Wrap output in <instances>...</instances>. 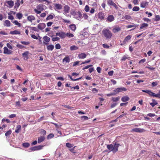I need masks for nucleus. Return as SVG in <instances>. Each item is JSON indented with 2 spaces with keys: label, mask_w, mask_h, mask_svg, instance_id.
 <instances>
[{
  "label": "nucleus",
  "mask_w": 160,
  "mask_h": 160,
  "mask_svg": "<svg viewBox=\"0 0 160 160\" xmlns=\"http://www.w3.org/2000/svg\"><path fill=\"white\" fill-rule=\"evenodd\" d=\"M119 145V144L116 143V142H114L113 143L111 144L107 145V148L110 152H112L113 153H115L116 152H118V147Z\"/></svg>",
  "instance_id": "obj_1"
},
{
  "label": "nucleus",
  "mask_w": 160,
  "mask_h": 160,
  "mask_svg": "<svg viewBox=\"0 0 160 160\" xmlns=\"http://www.w3.org/2000/svg\"><path fill=\"white\" fill-rule=\"evenodd\" d=\"M102 34L107 39H110L112 36V33L108 29H104L102 30Z\"/></svg>",
  "instance_id": "obj_2"
},
{
  "label": "nucleus",
  "mask_w": 160,
  "mask_h": 160,
  "mask_svg": "<svg viewBox=\"0 0 160 160\" xmlns=\"http://www.w3.org/2000/svg\"><path fill=\"white\" fill-rule=\"evenodd\" d=\"M72 15L74 18L78 20H81L83 18L82 14L80 11L74 12Z\"/></svg>",
  "instance_id": "obj_3"
},
{
  "label": "nucleus",
  "mask_w": 160,
  "mask_h": 160,
  "mask_svg": "<svg viewBox=\"0 0 160 160\" xmlns=\"http://www.w3.org/2000/svg\"><path fill=\"white\" fill-rule=\"evenodd\" d=\"M43 5L39 4L37 7V9H34V11L37 14H40L43 10Z\"/></svg>",
  "instance_id": "obj_4"
},
{
  "label": "nucleus",
  "mask_w": 160,
  "mask_h": 160,
  "mask_svg": "<svg viewBox=\"0 0 160 160\" xmlns=\"http://www.w3.org/2000/svg\"><path fill=\"white\" fill-rule=\"evenodd\" d=\"M46 144L43 145H39L37 146H34L30 148V150L31 151H34L41 149L43 146H45Z\"/></svg>",
  "instance_id": "obj_5"
},
{
  "label": "nucleus",
  "mask_w": 160,
  "mask_h": 160,
  "mask_svg": "<svg viewBox=\"0 0 160 160\" xmlns=\"http://www.w3.org/2000/svg\"><path fill=\"white\" fill-rule=\"evenodd\" d=\"M127 89L126 88L123 87H121L116 88L113 90V91L115 92L116 95L119 92H122L123 91H125Z\"/></svg>",
  "instance_id": "obj_6"
},
{
  "label": "nucleus",
  "mask_w": 160,
  "mask_h": 160,
  "mask_svg": "<svg viewBox=\"0 0 160 160\" xmlns=\"http://www.w3.org/2000/svg\"><path fill=\"white\" fill-rule=\"evenodd\" d=\"M147 93L148 94L151 96L159 98L160 96V90L159 91V92L158 94H155V93L151 92V90H148V93Z\"/></svg>",
  "instance_id": "obj_7"
},
{
  "label": "nucleus",
  "mask_w": 160,
  "mask_h": 160,
  "mask_svg": "<svg viewBox=\"0 0 160 160\" xmlns=\"http://www.w3.org/2000/svg\"><path fill=\"white\" fill-rule=\"evenodd\" d=\"M108 4L109 6H113L116 9H118V8L116 4L112 0H108Z\"/></svg>",
  "instance_id": "obj_8"
},
{
  "label": "nucleus",
  "mask_w": 160,
  "mask_h": 160,
  "mask_svg": "<svg viewBox=\"0 0 160 160\" xmlns=\"http://www.w3.org/2000/svg\"><path fill=\"white\" fill-rule=\"evenodd\" d=\"M54 9L56 10H60L62 9V5L59 3H55L54 4Z\"/></svg>",
  "instance_id": "obj_9"
},
{
  "label": "nucleus",
  "mask_w": 160,
  "mask_h": 160,
  "mask_svg": "<svg viewBox=\"0 0 160 160\" xmlns=\"http://www.w3.org/2000/svg\"><path fill=\"white\" fill-rule=\"evenodd\" d=\"M132 131L136 132H142L145 130L144 129L136 128L132 129Z\"/></svg>",
  "instance_id": "obj_10"
},
{
  "label": "nucleus",
  "mask_w": 160,
  "mask_h": 160,
  "mask_svg": "<svg viewBox=\"0 0 160 160\" xmlns=\"http://www.w3.org/2000/svg\"><path fill=\"white\" fill-rule=\"evenodd\" d=\"M131 36L130 35H128L126 36L124 38L122 43L121 44V45H122L126 43L128 41L131 39Z\"/></svg>",
  "instance_id": "obj_11"
},
{
  "label": "nucleus",
  "mask_w": 160,
  "mask_h": 160,
  "mask_svg": "<svg viewBox=\"0 0 160 160\" xmlns=\"http://www.w3.org/2000/svg\"><path fill=\"white\" fill-rule=\"evenodd\" d=\"M29 52L28 51H26L23 53L22 55L23 57H24V59L27 60L28 58V54Z\"/></svg>",
  "instance_id": "obj_12"
},
{
  "label": "nucleus",
  "mask_w": 160,
  "mask_h": 160,
  "mask_svg": "<svg viewBox=\"0 0 160 160\" xmlns=\"http://www.w3.org/2000/svg\"><path fill=\"white\" fill-rule=\"evenodd\" d=\"M105 17L104 13L102 12H100L98 14V18L101 20L104 19Z\"/></svg>",
  "instance_id": "obj_13"
},
{
  "label": "nucleus",
  "mask_w": 160,
  "mask_h": 160,
  "mask_svg": "<svg viewBox=\"0 0 160 160\" xmlns=\"http://www.w3.org/2000/svg\"><path fill=\"white\" fill-rule=\"evenodd\" d=\"M114 16L112 15H109L108 16L106 21L108 22H111L114 21Z\"/></svg>",
  "instance_id": "obj_14"
},
{
  "label": "nucleus",
  "mask_w": 160,
  "mask_h": 160,
  "mask_svg": "<svg viewBox=\"0 0 160 160\" xmlns=\"http://www.w3.org/2000/svg\"><path fill=\"white\" fill-rule=\"evenodd\" d=\"M12 52L10 50H9L6 47H4L3 52V53L4 54H6L9 55L11 54Z\"/></svg>",
  "instance_id": "obj_15"
},
{
  "label": "nucleus",
  "mask_w": 160,
  "mask_h": 160,
  "mask_svg": "<svg viewBox=\"0 0 160 160\" xmlns=\"http://www.w3.org/2000/svg\"><path fill=\"white\" fill-rule=\"evenodd\" d=\"M138 25H135L134 23H132V25H128L126 26L127 28H133L132 29L130 30V31L134 30L138 26Z\"/></svg>",
  "instance_id": "obj_16"
},
{
  "label": "nucleus",
  "mask_w": 160,
  "mask_h": 160,
  "mask_svg": "<svg viewBox=\"0 0 160 160\" xmlns=\"http://www.w3.org/2000/svg\"><path fill=\"white\" fill-rule=\"evenodd\" d=\"M46 27V25L45 23H41L38 24V28L41 30H42L45 28Z\"/></svg>",
  "instance_id": "obj_17"
},
{
  "label": "nucleus",
  "mask_w": 160,
  "mask_h": 160,
  "mask_svg": "<svg viewBox=\"0 0 160 160\" xmlns=\"http://www.w3.org/2000/svg\"><path fill=\"white\" fill-rule=\"evenodd\" d=\"M70 11V7L67 5H65L64 7V11L66 13H68Z\"/></svg>",
  "instance_id": "obj_18"
},
{
  "label": "nucleus",
  "mask_w": 160,
  "mask_h": 160,
  "mask_svg": "<svg viewBox=\"0 0 160 160\" xmlns=\"http://www.w3.org/2000/svg\"><path fill=\"white\" fill-rule=\"evenodd\" d=\"M129 98L127 96L123 97L121 98V100L123 102H127L129 101Z\"/></svg>",
  "instance_id": "obj_19"
},
{
  "label": "nucleus",
  "mask_w": 160,
  "mask_h": 160,
  "mask_svg": "<svg viewBox=\"0 0 160 160\" xmlns=\"http://www.w3.org/2000/svg\"><path fill=\"white\" fill-rule=\"evenodd\" d=\"M59 37H60L61 38H65L66 37V34L65 32L62 31L60 32Z\"/></svg>",
  "instance_id": "obj_20"
},
{
  "label": "nucleus",
  "mask_w": 160,
  "mask_h": 160,
  "mask_svg": "<svg viewBox=\"0 0 160 160\" xmlns=\"http://www.w3.org/2000/svg\"><path fill=\"white\" fill-rule=\"evenodd\" d=\"M148 5V2H143L141 3L140 6L142 8H144L147 6Z\"/></svg>",
  "instance_id": "obj_21"
},
{
  "label": "nucleus",
  "mask_w": 160,
  "mask_h": 160,
  "mask_svg": "<svg viewBox=\"0 0 160 160\" xmlns=\"http://www.w3.org/2000/svg\"><path fill=\"white\" fill-rule=\"evenodd\" d=\"M86 54L84 53L78 54V57L80 59H84L86 57Z\"/></svg>",
  "instance_id": "obj_22"
},
{
  "label": "nucleus",
  "mask_w": 160,
  "mask_h": 160,
  "mask_svg": "<svg viewBox=\"0 0 160 160\" xmlns=\"http://www.w3.org/2000/svg\"><path fill=\"white\" fill-rule=\"evenodd\" d=\"M27 19L28 21L32 22V20L35 19V18L33 16H29L27 17Z\"/></svg>",
  "instance_id": "obj_23"
},
{
  "label": "nucleus",
  "mask_w": 160,
  "mask_h": 160,
  "mask_svg": "<svg viewBox=\"0 0 160 160\" xmlns=\"http://www.w3.org/2000/svg\"><path fill=\"white\" fill-rule=\"evenodd\" d=\"M6 2L9 5V7L10 8H12L13 6L14 2L12 0L7 1Z\"/></svg>",
  "instance_id": "obj_24"
},
{
  "label": "nucleus",
  "mask_w": 160,
  "mask_h": 160,
  "mask_svg": "<svg viewBox=\"0 0 160 160\" xmlns=\"http://www.w3.org/2000/svg\"><path fill=\"white\" fill-rule=\"evenodd\" d=\"M21 129V126L20 125H18L16 128L15 132L16 133H18Z\"/></svg>",
  "instance_id": "obj_25"
},
{
  "label": "nucleus",
  "mask_w": 160,
  "mask_h": 160,
  "mask_svg": "<svg viewBox=\"0 0 160 160\" xmlns=\"http://www.w3.org/2000/svg\"><path fill=\"white\" fill-rule=\"evenodd\" d=\"M152 102L150 103V104L152 107H153L155 105L158 104V102L155 99H152Z\"/></svg>",
  "instance_id": "obj_26"
},
{
  "label": "nucleus",
  "mask_w": 160,
  "mask_h": 160,
  "mask_svg": "<svg viewBox=\"0 0 160 160\" xmlns=\"http://www.w3.org/2000/svg\"><path fill=\"white\" fill-rule=\"evenodd\" d=\"M148 26V24L146 23H143L141 24L140 27V29H142L146 28Z\"/></svg>",
  "instance_id": "obj_27"
},
{
  "label": "nucleus",
  "mask_w": 160,
  "mask_h": 160,
  "mask_svg": "<svg viewBox=\"0 0 160 160\" xmlns=\"http://www.w3.org/2000/svg\"><path fill=\"white\" fill-rule=\"evenodd\" d=\"M10 34H12V35H15V34L20 35V32L19 31L15 30L14 31H11L10 32Z\"/></svg>",
  "instance_id": "obj_28"
},
{
  "label": "nucleus",
  "mask_w": 160,
  "mask_h": 160,
  "mask_svg": "<svg viewBox=\"0 0 160 160\" xmlns=\"http://www.w3.org/2000/svg\"><path fill=\"white\" fill-rule=\"evenodd\" d=\"M70 28L72 31H74L76 29V25L74 24H71L69 26Z\"/></svg>",
  "instance_id": "obj_29"
},
{
  "label": "nucleus",
  "mask_w": 160,
  "mask_h": 160,
  "mask_svg": "<svg viewBox=\"0 0 160 160\" xmlns=\"http://www.w3.org/2000/svg\"><path fill=\"white\" fill-rule=\"evenodd\" d=\"M4 25V26H6L7 27H10L11 25L10 22L9 20H6L5 21Z\"/></svg>",
  "instance_id": "obj_30"
},
{
  "label": "nucleus",
  "mask_w": 160,
  "mask_h": 160,
  "mask_svg": "<svg viewBox=\"0 0 160 160\" xmlns=\"http://www.w3.org/2000/svg\"><path fill=\"white\" fill-rule=\"evenodd\" d=\"M43 39L44 41L47 42H48L50 40V38L46 36H44L43 37Z\"/></svg>",
  "instance_id": "obj_31"
},
{
  "label": "nucleus",
  "mask_w": 160,
  "mask_h": 160,
  "mask_svg": "<svg viewBox=\"0 0 160 160\" xmlns=\"http://www.w3.org/2000/svg\"><path fill=\"white\" fill-rule=\"evenodd\" d=\"M54 48V46L52 45H50L47 46V49L48 50L52 51Z\"/></svg>",
  "instance_id": "obj_32"
},
{
  "label": "nucleus",
  "mask_w": 160,
  "mask_h": 160,
  "mask_svg": "<svg viewBox=\"0 0 160 160\" xmlns=\"http://www.w3.org/2000/svg\"><path fill=\"white\" fill-rule=\"evenodd\" d=\"M121 29V28L119 27L116 28L112 29V31L114 33H116L120 31Z\"/></svg>",
  "instance_id": "obj_33"
},
{
  "label": "nucleus",
  "mask_w": 160,
  "mask_h": 160,
  "mask_svg": "<svg viewBox=\"0 0 160 160\" xmlns=\"http://www.w3.org/2000/svg\"><path fill=\"white\" fill-rule=\"evenodd\" d=\"M16 16L19 19H21L22 17V14L21 13H18L16 14Z\"/></svg>",
  "instance_id": "obj_34"
},
{
  "label": "nucleus",
  "mask_w": 160,
  "mask_h": 160,
  "mask_svg": "<svg viewBox=\"0 0 160 160\" xmlns=\"http://www.w3.org/2000/svg\"><path fill=\"white\" fill-rule=\"evenodd\" d=\"M78 48V47L75 45L72 46L70 47V50L71 51L76 50H77Z\"/></svg>",
  "instance_id": "obj_35"
},
{
  "label": "nucleus",
  "mask_w": 160,
  "mask_h": 160,
  "mask_svg": "<svg viewBox=\"0 0 160 160\" xmlns=\"http://www.w3.org/2000/svg\"><path fill=\"white\" fill-rule=\"evenodd\" d=\"M22 146L24 148H27L29 147L30 144L28 142L23 143L22 144Z\"/></svg>",
  "instance_id": "obj_36"
},
{
  "label": "nucleus",
  "mask_w": 160,
  "mask_h": 160,
  "mask_svg": "<svg viewBox=\"0 0 160 160\" xmlns=\"http://www.w3.org/2000/svg\"><path fill=\"white\" fill-rule=\"evenodd\" d=\"M53 36V35H52V36H50V37L52 38V40L53 42H55V41H58V40H59V39H60L58 37H56L52 38Z\"/></svg>",
  "instance_id": "obj_37"
},
{
  "label": "nucleus",
  "mask_w": 160,
  "mask_h": 160,
  "mask_svg": "<svg viewBox=\"0 0 160 160\" xmlns=\"http://www.w3.org/2000/svg\"><path fill=\"white\" fill-rule=\"evenodd\" d=\"M140 153L141 154H143L144 155H147L149 153V152L148 151L144 150H142L140 151Z\"/></svg>",
  "instance_id": "obj_38"
},
{
  "label": "nucleus",
  "mask_w": 160,
  "mask_h": 160,
  "mask_svg": "<svg viewBox=\"0 0 160 160\" xmlns=\"http://www.w3.org/2000/svg\"><path fill=\"white\" fill-rule=\"evenodd\" d=\"M70 61V58L68 57H65L63 59V61H65L67 62H69Z\"/></svg>",
  "instance_id": "obj_39"
},
{
  "label": "nucleus",
  "mask_w": 160,
  "mask_h": 160,
  "mask_svg": "<svg viewBox=\"0 0 160 160\" xmlns=\"http://www.w3.org/2000/svg\"><path fill=\"white\" fill-rule=\"evenodd\" d=\"M28 28H31L32 30H33L35 31H36V32L38 31V29L36 27H32L28 26Z\"/></svg>",
  "instance_id": "obj_40"
},
{
  "label": "nucleus",
  "mask_w": 160,
  "mask_h": 160,
  "mask_svg": "<svg viewBox=\"0 0 160 160\" xmlns=\"http://www.w3.org/2000/svg\"><path fill=\"white\" fill-rule=\"evenodd\" d=\"M12 22L15 24V25H17L18 27H20L21 26V24L18 22L17 20H15Z\"/></svg>",
  "instance_id": "obj_41"
},
{
  "label": "nucleus",
  "mask_w": 160,
  "mask_h": 160,
  "mask_svg": "<svg viewBox=\"0 0 160 160\" xmlns=\"http://www.w3.org/2000/svg\"><path fill=\"white\" fill-rule=\"evenodd\" d=\"M54 137V135L53 133H50L49 134L47 138L48 139H51Z\"/></svg>",
  "instance_id": "obj_42"
},
{
  "label": "nucleus",
  "mask_w": 160,
  "mask_h": 160,
  "mask_svg": "<svg viewBox=\"0 0 160 160\" xmlns=\"http://www.w3.org/2000/svg\"><path fill=\"white\" fill-rule=\"evenodd\" d=\"M66 146L68 148H72L74 144L70 143H66Z\"/></svg>",
  "instance_id": "obj_43"
},
{
  "label": "nucleus",
  "mask_w": 160,
  "mask_h": 160,
  "mask_svg": "<svg viewBox=\"0 0 160 160\" xmlns=\"http://www.w3.org/2000/svg\"><path fill=\"white\" fill-rule=\"evenodd\" d=\"M66 36L69 38H72L73 37L74 35L70 33H67L66 34Z\"/></svg>",
  "instance_id": "obj_44"
},
{
  "label": "nucleus",
  "mask_w": 160,
  "mask_h": 160,
  "mask_svg": "<svg viewBox=\"0 0 160 160\" xmlns=\"http://www.w3.org/2000/svg\"><path fill=\"white\" fill-rule=\"evenodd\" d=\"M119 99L120 98L119 97H117L116 98H112V100L113 102H116L118 101Z\"/></svg>",
  "instance_id": "obj_45"
},
{
  "label": "nucleus",
  "mask_w": 160,
  "mask_h": 160,
  "mask_svg": "<svg viewBox=\"0 0 160 160\" xmlns=\"http://www.w3.org/2000/svg\"><path fill=\"white\" fill-rule=\"evenodd\" d=\"M40 133L42 134L43 135H44L46 134V132L44 129H41L40 130Z\"/></svg>",
  "instance_id": "obj_46"
},
{
  "label": "nucleus",
  "mask_w": 160,
  "mask_h": 160,
  "mask_svg": "<svg viewBox=\"0 0 160 160\" xmlns=\"http://www.w3.org/2000/svg\"><path fill=\"white\" fill-rule=\"evenodd\" d=\"M42 141H38V142L37 141H34L32 143V145H35L37 144V143H41Z\"/></svg>",
  "instance_id": "obj_47"
},
{
  "label": "nucleus",
  "mask_w": 160,
  "mask_h": 160,
  "mask_svg": "<svg viewBox=\"0 0 160 160\" xmlns=\"http://www.w3.org/2000/svg\"><path fill=\"white\" fill-rule=\"evenodd\" d=\"M81 119L83 120H86L88 119V117L86 116H82L81 117Z\"/></svg>",
  "instance_id": "obj_48"
},
{
  "label": "nucleus",
  "mask_w": 160,
  "mask_h": 160,
  "mask_svg": "<svg viewBox=\"0 0 160 160\" xmlns=\"http://www.w3.org/2000/svg\"><path fill=\"white\" fill-rule=\"evenodd\" d=\"M12 133V131L11 130H9L6 132L5 133V136L6 137L9 136Z\"/></svg>",
  "instance_id": "obj_49"
},
{
  "label": "nucleus",
  "mask_w": 160,
  "mask_h": 160,
  "mask_svg": "<svg viewBox=\"0 0 160 160\" xmlns=\"http://www.w3.org/2000/svg\"><path fill=\"white\" fill-rule=\"evenodd\" d=\"M139 10V8L138 7L135 6L134 7L133 9L132 10L134 11H138Z\"/></svg>",
  "instance_id": "obj_50"
},
{
  "label": "nucleus",
  "mask_w": 160,
  "mask_h": 160,
  "mask_svg": "<svg viewBox=\"0 0 160 160\" xmlns=\"http://www.w3.org/2000/svg\"><path fill=\"white\" fill-rule=\"evenodd\" d=\"M76 146H74L72 148H70L69 149V150L70 151H71L72 153H76V151H75L74 148H75Z\"/></svg>",
  "instance_id": "obj_51"
},
{
  "label": "nucleus",
  "mask_w": 160,
  "mask_h": 160,
  "mask_svg": "<svg viewBox=\"0 0 160 160\" xmlns=\"http://www.w3.org/2000/svg\"><path fill=\"white\" fill-rule=\"evenodd\" d=\"M116 94L115 93V92L113 91V92H111L110 93L107 94H106L107 96L108 97H110L112 96L115 95Z\"/></svg>",
  "instance_id": "obj_52"
},
{
  "label": "nucleus",
  "mask_w": 160,
  "mask_h": 160,
  "mask_svg": "<svg viewBox=\"0 0 160 160\" xmlns=\"http://www.w3.org/2000/svg\"><path fill=\"white\" fill-rule=\"evenodd\" d=\"M155 20L156 21L160 20V16L159 15H156Z\"/></svg>",
  "instance_id": "obj_53"
},
{
  "label": "nucleus",
  "mask_w": 160,
  "mask_h": 160,
  "mask_svg": "<svg viewBox=\"0 0 160 160\" xmlns=\"http://www.w3.org/2000/svg\"><path fill=\"white\" fill-rule=\"evenodd\" d=\"M53 16L52 15H48L47 18L46 19L48 20L50 19H52L53 18Z\"/></svg>",
  "instance_id": "obj_54"
},
{
  "label": "nucleus",
  "mask_w": 160,
  "mask_h": 160,
  "mask_svg": "<svg viewBox=\"0 0 160 160\" xmlns=\"http://www.w3.org/2000/svg\"><path fill=\"white\" fill-rule=\"evenodd\" d=\"M55 47L56 49H60L61 48V47L59 43H58L55 45Z\"/></svg>",
  "instance_id": "obj_55"
},
{
  "label": "nucleus",
  "mask_w": 160,
  "mask_h": 160,
  "mask_svg": "<svg viewBox=\"0 0 160 160\" xmlns=\"http://www.w3.org/2000/svg\"><path fill=\"white\" fill-rule=\"evenodd\" d=\"M124 18L126 20H129L131 19V17L129 15H126L125 16Z\"/></svg>",
  "instance_id": "obj_56"
},
{
  "label": "nucleus",
  "mask_w": 160,
  "mask_h": 160,
  "mask_svg": "<svg viewBox=\"0 0 160 160\" xmlns=\"http://www.w3.org/2000/svg\"><path fill=\"white\" fill-rule=\"evenodd\" d=\"M21 43L25 45H28L30 44L29 42L21 41Z\"/></svg>",
  "instance_id": "obj_57"
},
{
  "label": "nucleus",
  "mask_w": 160,
  "mask_h": 160,
  "mask_svg": "<svg viewBox=\"0 0 160 160\" xmlns=\"http://www.w3.org/2000/svg\"><path fill=\"white\" fill-rule=\"evenodd\" d=\"M20 5V3L16 2L15 3V5L14 6V8H18Z\"/></svg>",
  "instance_id": "obj_58"
},
{
  "label": "nucleus",
  "mask_w": 160,
  "mask_h": 160,
  "mask_svg": "<svg viewBox=\"0 0 160 160\" xmlns=\"http://www.w3.org/2000/svg\"><path fill=\"white\" fill-rule=\"evenodd\" d=\"M69 87L70 88H71V89H72V88L74 89H77V90H78L79 89V87L78 85H77L76 86L73 87H71V86H69Z\"/></svg>",
  "instance_id": "obj_59"
},
{
  "label": "nucleus",
  "mask_w": 160,
  "mask_h": 160,
  "mask_svg": "<svg viewBox=\"0 0 160 160\" xmlns=\"http://www.w3.org/2000/svg\"><path fill=\"white\" fill-rule=\"evenodd\" d=\"M16 46L20 49H22L25 47L24 46L19 44H17Z\"/></svg>",
  "instance_id": "obj_60"
},
{
  "label": "nucleus",
  "mask_w": 160,
  "mask_h": 160,
  "mask_svg": "<svg viewBox=\"0 0 160 160\" xmlns=\"http://www.w3.org/2000/svg\"><path fill=\"white\" fill-rule=\"evenodd\" d=\"M92 66V64H90V65H88L87 66H86L84 68H82V70H84L88 69V68H89V67H91Z\"/></svg>",
  "instance_id": "obj_61"
},
{
  "label": "nucleus",
  "mask_w": 160,
  "mask_h": 160,
  "mask_svg": "<svg viewBox=\"0 0 160 160\" xmlns=\"http://www.w3.org/2000/svg\"><path fill=\"white\" fill-rule=\"evenodd\" d=\"M84 9L86 12H88L89 10V7L88 5H86Z\"/></svg>",
  "instance_id": "obj_62"
},
{
  "label": "nucleus",
  "mask_w": 160,
  "mask_h": 160,
  "mask_svg": "<svg viewBox=\"0 0 160 160\" xmlns=\"http://www.w3.org/2000/svg\"><path fill=\"white\" fill-rule=\"evenodd\" d=\"M103 47L104 48H109V46L106 44H103L102 45Z\"/></svg>",
  "instance_id": "obj_63"
},
{
  "label": "nucleus",
  "mask_w": 160,
  "mask_h": 160,
  "mask_svg": "<svg viewBox=\"0 0 160 160\" xmlns=\"http://www.w3.org/2000/svg\"><path fill=\"white\" fill-rule=\"evenodd\" d=\"M158 84V83L157 82H153L152 83V87L155 86H157Z\"/></svg>",
  "instance_id": "obj_64"
}]
</instances>
